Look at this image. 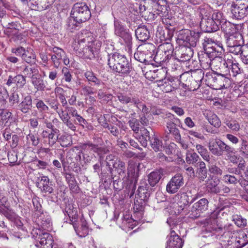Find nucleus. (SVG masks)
Here are the masks:
<instances>
[{"instance_id":"48","label":"nucleus","mask_w":248,"mask_h":248,"mask_svg":"<svg viewBox=\"0 0 248 248\" xmlns=\"http://www.w3.org/2000/svg\"><path fill=\"white\" fill-rule=\"evenodd\" d=\"M59 132L58 129H53L52 131H50L48 137V144L50 146H53L58 141L59 136H60L58 134Z\"/></svg>"},{"instance_id":"15","label":"nucleus","mask_w":248,"mask_h":248,"mask_svg":"<svg viewBox=\"0 0 248 248\" xmlns=\"http://www.w3.org/2000/svg\"><path fill=\"white\" fill-rule=\"evenodd\" d=\"M36 224L39 227L44 230H51L52 222L50 216L46 213L40 214V215L34 216Z\"/></svg>"},{"instance_id":"10","label":"nucleus","mask_w":248,"mask_h":248,"mask_svg":"<svg viewBox=\"0 0 248 248\" xmlns=\"http://www.w3.org/2000/svg\"><path fill=\"white\" fill-rule=\"evenodd\" d=\"M184 184V179L183 176L181 173H177L167 183L166 191L170 194L176 193L183 186Z\"/></svg>"},{"instance_id":"5","label":"nucleus","mask_w":248,"mask_h":248,"mask_svg":"<svg viewBox=\"0 0 248 248\" xmlns=\"http://www.w3.org/2000/svg\"><path fill=\"white\" fill-rule=\"evenodd\" d=\"M72 17L76 23L80 24L86 21L91 16V13L89 7L84 2L75 3L71 11Z\"/></svg>"},{"instance_id":"64","label":"nucleus","mask_w":248,"mask_h":248,"mask_svg":"<svg viewBox=\"0 0 248 248\" xmlns=\"http://www.w3.org/2000/svg\"><path fill=\"white\" fill-rule=\"evenodd\" d=\"M242 53L241 55V58L242 62L248 64V45L243 46Z\"/></svg>"},{"instance_id":"13","label":"nucleus","mask_w":248,"mask_h":248,"mask_svg":"<svg viewBox=\"0 0 248 248\" xmlns=\"http://www.w3.org/2000/svg\"><path fill=\"white\" fill-rule=\"evenodd\" d=\"M225 143L219 139H210L208 143V148L211 153L216 156L222 155V150Z\"/></svg>"},{"instance_id":"59","label":"nucleus","mask_w":248,"mask_h":248,"mask_svg":"<svg viewBox=\"0 0 248 248\" xmlns=\"http://www.w3.org/2000/svg\"><path fill=\"white\" fill-rule=\"evenodd\" d=\"M243 44H239L236 46H234L232 47H228V51L235 55H240V56L242 54L243 49Z\"/></svg>"},{"instance_id":"37","label":"nucleus","mask_w":248,"mask_h":248,"mask_svg":"<svg viewBox=\"0 0 248 248\" xmlns=\"http://www.w3.org/2000/svg\"><path fill=\"white\" fill-rule=\"evenodd\" d=\"M199 13L201 19L208 20L212 17L213 12L208 5H206L199 8Z\"/></svg>"},{"instance_id":"47","label":"nucleus","mask_w":248,"mask_h":248,"mask_svg":"<svg viewBox=\"0 0 248 248\" xmlns=\"http://www.w3.org/2000/svg\"><path fill=\"white\" fill-rule=\"evenodd\" d=\"M224 123L230 129L233 131H238L240 129V124L236 120L225 119Z\"/></svg>"},{"instance_id":"35","label":"nucleus","mask_w":248,"mask_h":248,"mask_svg":"<svg viewBox=\"0 0 248 248\" xmlns=\"http://www.w3.org/2000/svg\"><path fill=\"white\" fill-rule=\"evenodd\" d=\"M65 179L68 184L70 190L73 192H78L79 190V187L77 185L74 176L70 173H66Z\"/></svg>"},{"instance_id":"62","label":"nucleus","mask_w":248,"mask_h":248,"mask_svg":"<svg viewBox=\"0 0 248 248\" xmlns=\"http://www.w3.org/2000/svg\"><path fill=\"white\" fill-rule=\"evenodd\" d=\"M36 107L40 112H47L49 110V107L42 100H37Z\"/></svg>"},{"instance_id":"9","label":"nucleus","mask_w":248,"mask_h":248,"mask_svg":"<svg viewBox=\"0 0 248 248\" xmlns=\"http://www.w3.org/2000/svg\"><path fill=\"white\" fill-rule=\"evenodd\" d=\"M157 85L163 91L169 93L179 88L181 81L173 77L158 79L156 80Z\"/></svg>"},{"instance_id":"22","label":"nucleus","mask_w":248,"mask_h":248,"mask_svg":"<svg viewBox=\"0 0 248 248\" xmlns=\"http://www.w3.org/2000/svg\"><path fill=\"white\" fill-rule=\"evenodd\" d=\"M134 56L135 60L145 64H149L153 58V55L148 50L138 51L134 53Z\"/></svg>"},{"instance_id":"29","label":"nucleus","mask_w":248,"mask_h":248,"mask_svg":"<svg viewBox=\"0 0 248 248\" xmlns=\"http://www.w3.org/2000/svg\"><path fill=\"white\" fill-rule=\"evenodd\" d=\"M19 109L24 113H27L32 107V98L31 95L25 96L19 105Z\"/></svg>"},{"instance_id":"26","label":"nucleus","mask_w":248,"mask_h":248,"mask_svg":"<svg viewBox=\"0 0 248 248\" xmlns=\"http://www.w3.org/2000/svg\"><path fill=\"white\" fill-rule=\"evenodd\" d=\"M37 186L45 193H51L53 191V188L49 185V180L46 176L41 177L37 183Z\"/></svg>"},{"instance_id":"34","label":"nucleus","mask_w":248,"mask_h":248,"mask_svg":"<svg viewBox=\"0 0 248 248\" xmlns=\"http://www.w3.org/2000/svg\"><path fill=\"white\" fill-rule=\"evenodd\" d=\"M220 27L226 35H229L236 32V29L234 25L227 21L226 19L220 24Z\"/></svg>"},{"instance_id":"21","label":"nucleus","mask_w":248,"mask_h":248,"mask_svg":"<svg viewBox=\"0 0 248 248\" xmlns=\"http://www.w3.org/2000/svg\"><path fill=\"white\" fill-rule=\"evenodd\" d=\"M226 38L227 47H232L239 44H243L244 40L242 35L238 32H234L228 35Z\"/></svg>"},{"instance_id":"18","label":"nucleus","mask_w":248,"mask_h":248,"mask_svg":"<svg viewBox=\"0 0 248 248\" xmlns=\"http://www.w3.org/2000/svg\"><path fill=\"white\" fill-rule=\"evenodd\" d=\"M201 64L203 65V68H208L212 66L215 69L216 67L220 68L222 64L225 65V61L222 60L221 57L217 56L214 58H207L204 60V58L200 59Z\"/></svg>"},{"instance_id":"32","label":"nucleus","mask_w":248,"mask_h":248,"mask_svg":"<svg viewBox=\"0 0 248 248\" xmlns=\"http://www.w3.org/2000/svg\"><path fill=\"white\" fill-rule=\"evenodd\" d=\"M220 180L217 177L212 179V180L207 184V188L209 192L212 193L217 194L219 193Z\"/></svg>"},{"instance_id":"54","label":"nucleus","mask_w":248,"mask_h":248,"mask_svg":"<svg viewBox=\"0 0 248 248\" xmlns=\"http://www.w3.org/2000/svg\"><path fill=\"white\" fill-rule=\"evenodd\" d=\"M104 127L107 128L110 133L116 137H118L120 134L121 130L116 124H105Z\"/></svg>"},{"instance_id":"63","label":"nucleus","mask_w":248,"mask_h":248,"mask_svg":"<svg viewBox=\"0 0 248 248\" xmlns=\"http://www.w3.org/2000/svg\"><path fill=\"white\" fill-rule=\"evenodd\" d=\"M135 106L139 109L143 114H148L151 110L149 108L147 107L145 104L142 103L139 98L138 97L137 102L135 104Z\"/></svg>"},{"instance_id":"23","label":"nucleus","mask_w":248,"mask_h":248,"mask_svg":"<svg viewBox=\"0 0 248 248\" xmlns=\"http://www.w3.org/2000/svg\"><path fill=\"white\" fill-rule=\"evenodd\" d=\"M180 56H178L176 60L179 62H185L190 61L193 54L191 48L182 47L180 50Z\"/></svg>"},{"instance_id":"46","label":"nucleus","mask_w":248,"mask_h":248,"mask_svg":"<svg viewBox=\"0 0 248 248\" xmlns=\"http://www.w3.org/2000/svg\"><path fill=\"white\" fill-rule=\"evenodd\" d=\"M55 93L59 97L62 105L63 107L67 106V101L64 94V90L61 87H56L55 89Z\"/></svg>"},{"instance_id":"60","label":"nucleus","mask_w":248,"mask_h":248,"mask_svg":"<svg viewBox=\"0 0 248 248\" xmlns=\"http://www.w3.org/2000/svg\"><path fill=\"white\" fill-rule=\"evenodd\" d=\"M115 27V34L118 36H120L123 35V33H125L127 31L124 29V26L122 25L119 22L115 21L114 22Z\"/></svg>"},{"instance_id":"50","label":"nucleus","mask_w":248,"mask_h":248,"mask_svg":"<svg viewBox=\"0 0 248 248\" xmlns=\"http://www.w3.org/2000/svg\"><path fill=\"white\" fill-rule=\"evenodd\" d=\"M150 141L152 148L155 152L160 151L163 148L162 141L156 137H152Z\"/></svg>"},{"instance_id":"51","label":"nucleus","mask_w":248,"mask_h":248,"mask_svg":"<svg viewBox=\"0 0 248 248\" xmlns=\"http://www.w3.org/2000/svg\"><path fill=\"white\" fill-rule=\"evenodd\" d=\"M170 58L157 49L156 54L153 58L154 60L157 63H161L167 62Z\"/></svg>"},{"instance_id":"53","label":"nucleus","mask_w":248,"mask_h":248,"mask_svg":"<svg viewBox=\"0 0 248 248\" xmlns=\"http://www.w3.org/2000/svg\"><path fill=\"white\" fill-rule=\"evenodd\" d=\"M240 154L245 158H248V141L243 140L239 148Z\"/></svg>"},{"instance_id":"56","label":"nucleus","mask_w":248,"mask_h":248,"mask_svg":"<svg viewBox=\"0 0 248 248\" xmlns=\"http://www.w3.org/2000/svg\"><path fill=\"white\" fill-rule=\"evenodd\" d=\"M211 18L217 24L219 28L220 24L226 19L223 17L222 14L218 11L213 12Z\"/></svg>"},{"instance_id":"20","label":"nucleus","mask_w":248,"mask_h":248,"mask_svg":"<svg viewBox=\"0 0 248 248\" xmlns=\"http://www.w3.org/2000/svg\"><path fill=\"white\" fill-rule=\"evenodd\" d=\"M200 27L203 31L206 32H215L219 29L217 24L211 18L208 20L201 19Z\"/></svg>"},{"instance_id":"58","label":"nucleus","mask_w":248,"mask_h":248,"mask_svg":"<svg viewBox=\"0 0 248 248\" xmlns=\"http://www.w3.org/2000/svg\"><path fill=\"white\" fill-rule=\"evenodd\" d=\"M209 123L214 127L218 128L221 126V122L216 114H213L209 116L208 118Z\"/></svg>"},{"instance_id":"30","label":"nucleus","mask_w":248,"mask_h":248,"mask_svg":"<svg viewBox=\"0 0 248 248\" xmlns=\"http://www.w3.org/2000/svg\"><path fill=\"white\" fill-rule=\"evenodd\" d=\"M81 226L79 229L77 226L76 222V227H73L77 234L81 237H85L89 233V229L87 222L84 219H81Z\"/></svg>"},{"instance_id":"12","label":"nucleus","mask_w":248,"mask_h":248,"mask_svg":"<svg viewBox=\"0 0 248 248\" xmlns=\"http://www.w3.org/2000/svg\"><path fill=\"white\" fill-rule=\"evenodd\" d=\"M168 118L173 117L172 119L170 118L166 123L167 129L169 131V133L172 135L175 138L176 140H180L181 135L180 131L178 128L176 127L177 123L180 122V120L178 118H174L173 115L169 113Z\"/></svg>"},{"instance_id":"40","label":"nucleus","mask_w":248,"mask_h":248,"mask_svg":"<svg viewBox=\"0 0 248 248\" xmlns=\"http://www.w3.org/2000/svg\"><path fill=\"white\" fill-rule=\"evenodd\" d=\"M158 49L165 53L167 56H168L170 58L173 52V48L171 43L167 42L159 45Z\"/></svg>"},{"instance_id":"11","label":"nucleus","mask_w":248,"mask_h":248,"mask_svg":"<svg viewBox=\"0 0 248 248\" xmlns=\"http://www.w3.org/2000/svg\"><path fill=\"white\" fill-rule=\"evenodd\" d=\"M209 202L206 198H202L194 203L191 208V218H197L201 213L208 209Z\"/></svg>"},{"instance_id":"39","label":"nucleus","mask_w":248,"mask_h":248,"mask_svg":"<svg viewBox=\"0 0 248 248\" xmlns=\"http://www.w3.org/2000/svg\"><path fill=\"white\" fill-rule=\"evenodd\" d=\"M41 202H42V199L37 197L32 198V202L34 207V216L40 215V214L44 213L41 203Z\"/></svg>"},{"instance_id":"6","label":"nucleus","mask_w":248,"mask_h":248,"mask_svg":"<svg viewBox=\"0 0 248 248\" xmlns=\"http://www.w3.org/2000/svg\"><path fill=\"white\" fill-rule=\"evenodd\" d=\"M31 234L35 239V245L39 248H52L53 240L48 232L41 229H34Z\"/></svg>"},{"instance_id":"49","label":"nucleus","mask_w":248,"mask_h":248,"mask_svg":"<svg viewBox=\"0 0 248 248\" xmlns=\"http://www.w3.org/2000/svg\"><path fill=\"white\" fill-rule=\"evenodd\" d=\"M228 63H231V71H229V74H228L229 77L231 75L233 77H235L241 73L242 70L239 67L238 63L233 62H231V60H229Z\"/></svg>"},{"instance_id":"24","label":"nucleus","mask_w":248,"mask_h":248,"mask_svg":"<svg viewBox=\"0 0 248 248\" xmlns=\"http://www.w3.org/2000/svg\"><path fill=\"white\" fill-rule=\"evenodd\" d=\"M138 195L141 200L146 201L150 196V188L145 182H142L138 189Z\"/></svg>"},{"instance_id":"16","label":"nucleus","mask_w":248,"mask_h":248,"mask_svg":"<svg viewBox=\"0 0 248 248\" xmlns=\"http://www.w3.org/2000/svg\"><path fill=\"white\" fill-rule=\"evenodd\" d=\"M80 148L85 152L87 151H93L97 153L98 155L106 154L108 151L107 147L93 144L90 141L81 144Z\"/></svg>"},{"instance_id":"17","label":"nucleus","mask_w":248,"mask_h":248,"mask_svg":"<svg viewBox=\"0 0 248 248\" xmlns=\"http://www.w3.org/2000/svg\"><path fill=\"white\" fill-rule=\"evenodd\" d=\"M171 229L168 239L166 248H182L184 242L175 231Z\"/></svg>"},{"instance_id":"38","label":"nucleus","mask_w":248,"mask_h":248,"mask_svg":"<svg viewBox=\"0 0 248 248\" xmlns=\"http://www.w3.org/2000/svg\"><path fill=\"white\" fill-rule=\"evenodd\" d=\"M139 165L137 166L135 163H130L128 164L127 167V175L128 177L135 179V181L138 177V167Z\"/></svg>"},{"instance_id":"19","label":"nucleus","mask_w":248,"mask_h":248,"mask_svg":"<svg viewBox=\"0 0 248 248\" xmlns=\"http://www.w3.org/2000/svg\"><path fill=\"white\" fill-rule=\"evenodd\" d=\"M92 45L90 44L86 46H82L81 47L76 48L74 49L77 51V54L81 57H84L89 59H92L95 58V53L92 47Z\"/></svg>"},{"instance_id":"44","label":"nucleus","mask_w":248,"mask_h":248,"mask_svg":"<svg viewBox=\"0 0 248 248\" xmlns=\"http://www.w3.org/2000/svg\"><path fill=\"white\" fill-rule=\"evenodd\" d=\"M196 149L205 161L207 162L210 161L211 157L206 148L201 144H197L196 145Z\"/></svg>"},{"instance_id":"8","label":"nucleus","mask_w":248,"mask_h":248,"mask_svg":"<svg viewBox=\"0 0 248 248\" xmlns=\"http://www.w3.org/2000/svg\"><path fill=\"white\" fill-rule=\"evenodd\" d=\"M231 9L235 18H244L248 15V0H236L232 3Z\"/></svg>"},{"instance_id":"4","label":"nucleus","mask_w":248,"mask_h":248,"mask_svg":"<svg viewBox=\"0 0 248 248\" xmlns=\"http://www.w3.org/2000/svg\"><path fill=\"white\" fill-rule=\"evenodd\" d=\"M200 33L189 30H182L178 32L177 42L186 48L195 47L199 41Z\"/></svg>"},{"instance_id":"14","label":"nucleus","mask_w":248,"mask_h":248,"mask_svg":"<svg viewBox=\"0 0 248 248\" xmlns=\"http://www.w3.org/2000/svg\"><path fill=\"white\" fill-rule=\"evenodd\" d=\"M77 42L78 46L76 48L86 46L87 45L93 44L94 42V38L90 32L84 31L79 32L76 39V43Z\"/></svg>"},{"instance_id":"3","label":"nucleus","mask_w":248,"mask_h":248,"mask_svg":"<svg viewBox=\"0 0 248 248\" xmlns=\"http://www.w3.org/2000/svg\"><path fill=\"white\" fill-rule=\"evenodd\" d=\"M204 81L208 86L215 90L227 88L231 84L228 73L208 72L204 77Z\"/></svg>"},{"instance_id":"57","label":"nucleus","mask_w":248,"mask_h":248,"mask_svg":"<svg viewBox=\"0 0 248 248\" xmlns=\"http://www.w3.org/2000/svg\"><path fill=\"white\" fill-rule=\"evenodd\" d=\"M141 137L143 140H140V143L143 147H146L147 145L148 140H150L152 139L150 136L149 131L146 128H143L141 130Z\"/></svg>"},{"instance_id":"33","label":"nucleus","mask_w":248,"mask_h":248,"mask_svg":"<svg viewBox=\"0 0 248 248\" xmlns=\"http://www.w3.org/2000/svg\"><path fill=\"white\" fill-rule=\"evenodd\" d=\"M161 173L159 170L154 171L148 175V181L150 186L154 187L159 182L161 178Z\"/></svg>"},{"instance_id":"61","label":"nucleus","mask_w":248,"mask_h":248,"mask_svg":"<svg viewBox=\"0 0 248 248\" xmlns=\"http://www.w3.org/2000/svg\"><path fill=\"white\" fill-rule=\"evenodd\" d=\"M209 171L214 175L220 176L222 174L223 171L221 168L216 165H210L208 166Z\"/></svg>"},{"instance_id":"27","label":"nucleus","mask_w":248,"mask_h":248,"mask_svg":"<svg viewBox=\"0 0 248 248\" xmlns=\"http://www.w3.org/2000/svg\"><path fill=\"white\" fill-rule=\"evenodd\" d=\"M196 168V171L198 177L201 181H204L207 177V169L205 163L202 161H198L197 164L195 165Z\"/></svg>"},{"instance_id":"43","label":"nucleus","mask_w":248,"mask_h":248,"mask_svg":"<svg viewBox=\"0 0 248 248\" xmlns=\"http://www.w3.org/2000/svg\"><path fill=\"white\" fill-rule=\"evenodd\" d=\"M124 42V43L127 48L129 52H132V37L131 34L127 31L125 33H123V35L120 36Z\"/></svg>"},{"instance_id":"1","label":"nucleus","mask_w":248,"mask_h":248,"mask_svg":"<svg viewBox=\"0 0 248 248\" xmlns=\"http://www.w3.org/2000/svg\"><path fill=\"white\" fill-rule=\"evenodd\" d=\"M207 227L209 231H214L221 234L220 239L224 242L226 245L231 246L236 244V233L233 230L231 225L222 226L221 225L217 224V221L215 219L209 218L206 219ZM238 242V241H237Z\"/></svg>"},{"instance_id":"25","label":"nucleus","mask_w":248,"mask_h":248,"mask_svg":"<svg viewBox=\"0 0 248 248\" xmlns=\"http://www.w3.org/2000/svg\"><path fill=\"white\" fill-rule=\"evenodd\" d=\"M65 210L70 218L71 223L73 224V227H75L76 222H77L78 218L77 208L74 207L72 204H69L66 205Z\"/></svg>"},{"instance_id":"52","label":"nucleus","mask_w":248,"mask_h":248,"mask_svg":"<svg viewBox=\"0 0 248 248\" xmlns=\"http://www.w3.org/2000/svg\"><path fill=\"white\" fill-rule=\"evenodd\" d=\"M23 73L26 77H28L31 78L32 75H38L39 71L36 66H31V67H29L28 66H26L23 69Z\"/></svg>"},{"instance_id":"7","label":"nucleus","mask_w":248,"mask_h":248,"mask_svg":"<svg viewBox=\"0 0 248 248\" xmlns=\"http://www.w3.org/2000/svg\"><path fill=\"white\" fill-rule=\"evenodd\" d=\"M203 47L206 56L208 58H214L221 54L223 48L221 43L214 42L211 39L205 38L202 43Z\"/></svg>"},{"instance_id":"28","label":"nucleus","mask_w":248,"mask_h":248,"mask_svg":"<svg viewBox=\"0 0 248 248\" xmlns=\"http://www.w3.org/2000/svg\"><path fill=\"white\" fill-rule=\"evenodd\" d=\"M135 35L137 38L141 42L146 41L150 38L149 32L144 26L139 27L135 30Z\"/></svg>"},{"instance_id":"45","label":"nucleus","mask_w":248,"mask_h":248,"mask_svg":"<svg viewBox=\"0 0 248 248\" xmlns=\"http://www.w3.org/2000/svg\"><path fill=\"white\" fill-rule=\"evenodd\" d=\"M74 122L75 124H78L82 127V128H86L88 130H92L93 129V126L91 124H89L87 121L81 115L77 119H74Z\"/></svg>"},{"instance_id":"41","label":"nucleus","mask_w":248,"mask_h":248,"mask_svg":"<svg viewBox=\"0 0 248 248\" xmlns=\"http://www.w3.org/2000/svg\"><path fill=\"white\" fill-rule=\"evenodd\" d=\"M186 161L187 164L194 165L195 166L198 161L202 160L199 155L195 152H188L186 153Z\"/></svg>"},{"instance_id":"42","label":"nucleus","mask_w":248,"mask_h":248,"mask_svg":"<svg viewBox=\"0 0 248 248\" xmlns=\"http://www.w3.org/2000/svg\"><path fill=\"white\" fill-rule=\"evenodd\" d=\"M117 98L120 102L123 104H128L129 103H133L135 105L137 102L138 97L136 96H128L122 93H120L117 95Z\"/></svg>"},{"instance_id":"36","label":"nucleus","mask_w":248,"mask_h":248,"mask_svg":"<svg viewBox=\"0 0 248 248\" xmlns=\"http://www.w3.org/2000/svg\"><path fill=\"white\" fill-rule=\"evenodd\" d=\"M31 79V83L36 89L38 91H44L46 85L44 80L41 78L32 75Z\"/></svg>"},{"instance_id":"31","label":"nucleus","mask_w":248,"mask_h":248,"mask_svg":"<svg viewBox=\"0 0 248 248\" xmlns=\"http://www.w3.org/2000/svg\"><path fill=\"white\" fill-rule=\"evenodd\" d=\"M84 76L89 82H92L97 87H102L104 84L101 79L98 78L95 74L90 71L86 72Z\"/></svg>"},{"instance_id":"55","label":"nucleus","mask_w":248,"mask_h":248,"mask_svg":"<svg viewBox=\"0 0 248 248\" xmlns=\"http://www.w3.org/2000/svg\"><path fill=\"white\" fill-rule=\"evenodd\" d=\"M58 142H59L60 145L63 147H67L71 146L72 144L71 138L64 135L59 136Z\"/></svg>"},{"instance_id":"2","label":"nucleus","mask_w":248,"mask_h":248,"mask_svg":"<svg viewBox=\"0 0 248 248\" xmlns=\"http://www.w3.org/2000/svg\"><path fill=\"white\" fill-rule=\"evenodd\" d=\"M108 65L114 72L121 76L130 74L132 67L126 57L118 53L108 54Z\"/></svg>"}]
</instances>
